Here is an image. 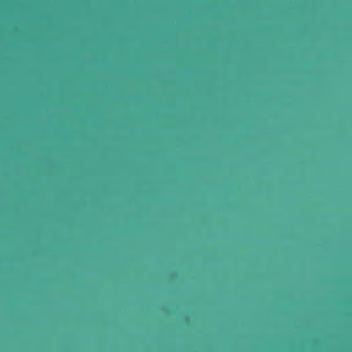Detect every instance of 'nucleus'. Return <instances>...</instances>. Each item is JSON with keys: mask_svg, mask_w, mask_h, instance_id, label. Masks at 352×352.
Instances as JSON below:
<instances>
[{"mask_svg": "<svg viewBox=\"0 0 352 352\" xmlns=\"http://www.w3.org/2000/svg\"><path fill=\"white\" fill-rule=\"evenodd\" d=\"M64 247H65V243H64V239L63 238V241H62V250H63V252L64 251Z\"/></svg>", "mask_w": 352, "mask_h": 352, "instance_id": "1", "label": "nucleus"}]
</instances>
